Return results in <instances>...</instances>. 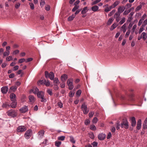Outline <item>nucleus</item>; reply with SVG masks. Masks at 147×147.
<instances>
[{"label":"nucleus","mask_w":147,"mask_h":147,"mask_svg":"<svg viewBox=\"0 0 147 147\" xmlns=\"http://www.w3.org/2000/svg\"><path fill=\"white\" fill-rule=\"evenodd\" d=\"M57 105L58 106L61 108H62L63 107V104L61 101L58 102Z\"/></svg>","instance_id":"864d4df0"},{"label":"nucleus","mask_w":147,"mask_h":147,"mask_svg":"<svg viewBox=\"0 0 147 147\" xmlns=\"http://www.w3.org/2000/svg\"><path fill=\"white\" fill-rule=\"evenodd\" d=\"M8 88L7 86H4L1 88L2 92L4 94L6 93L8 91Z\"/></svg>","instance_id":"4468645a"},{"label":"nucleus","mask_w":147,"mask_h":147,"mask_svg":"<svg viewBox=\"0 0 147 147\" xmlns=\"http://www.w3.org/2000/svg\"><path fill=\"white\" fill-rule=\"evenodd\" d=\"M127 26V24L125 23L121 27V30H123L124 33H125L126 30V27Z\"/></svg>","instance_id":"aec40b11"},{"label":"nucleus","mask_w":147,"mask_h":147,"mask_svg":"<svg viewBox=\"0 0 147 147\" xmlns=\"http://www.w3.org/2000/svg\"><path fill=\"white\" fill-rule=\"evenodd\" d=\"M142 38L144 40H145L147 38V35L145 32H143L141 34Z\"/></svg>","instance_id":"b1692460"},{"label":"nucleus","mask_w":147,"mask_h":147,"mask_svg":"<svg viewBox=\"0 0 147 147\" xmlns=\"http://www.w3.org/2000/svg\"><path fill=\"white\" fill-rule=\"evenodd\" d=\"M74 92H73L72 91H71L69 92V96L70 97H72L74 95Z\"/></svg>","instance_id":"6e6d98bb"},{"label":"nucleus","mask_w":147,"mask_h":147,"mask_svg":"<svg viewBox=\"0 0 147 147\" xmlns=\"http://www.w3.org/2000/svg\"><path fill=\"white\" fill-rule=\"evenodd\" d=\"M67 76L65 74H63L61 76V80L62 82H65V81L67 79Z\"/></svg>","instance_id":"2eb2a0df"},{"label":"nucleus","mask_w":147,"mask_h":147,"mask_svg":"<svg viewBox=\"0 0 147 147\" xmlns=\"http://www.w3.org/2000/svg\"><path fill=\"white\" fill-rule=\"evenodd\" d=\"M10 107V105L7 102H5L3 104L2 107L3 108H7Z\"/></svg>","instance_id":"a878e982"},{"label":"nucleus","mask_w":147,"mask_h":147,"mask_svg":"<svg viewBox=\"0 0 147 147\" xmlns=\"http://www.w3.org/2000/svg\"><path fill=\"white\" fill-rule=\"evenodd\" d=\"M141 120L140 119H139L137 121L136 128L138 130H140L141 129Z\"/></svg>","instance_id":"ddd939ff"},{"label":"nucleus","mask_w":147,"mask_h":147,"mask_svg":"<svg viewBox=\"0 0 147 147\" xmlns=\"http://www.w3.org/2000/svg\"><path fill=\"white\" fill-rule=\"evenodd\" d=\"M54 83L55 84H57L59 82V80L57 78H55L54 79Z\"/></svg>","instance_id":"5fc2aeb1"},{"label":"nucleus","mask_w":147,"mask_h":147,"mask_svg":"<svg viewBox=\"0 0 147 147\" xmlns=\"http://www.w3.org/2000/svg\"><path fill=\"white\" fill-rule=\"evenodd\" d=\"M131 6V3H127L125 6V9H128Z\"/></svg>","instance_id":"a18cd8bd"},{"label":"nucleus","mask_w":147,"mask_h":147,"mask_svg":"<svg viewBox=\"0 0 147 147\" xmlns=\"http://www.w3.org/2000/svg\"><path fill=\"white\" fill-rule=\"evenodd\" d=\"M120 125L119 121H117L116 125V128L117 130L119 129V126H120Z\"/></svg>","instance_id":"cd10ccee"},{"label":"nucleus","mask_w":147,"mask_h":147,"mask_svg":"<svg viewBox=\"0 0 147 147\" xmlns=\"http://www.w3.org/2000/svg\"><path fill=\"white\" fill-rule=\"evenodd\" d=\"M37 96L38 98H41L40 101L42 102H46L47 100L46 98L44 97V93L42 91L38 92Z\"/></svg>","instance_id":"7ed1b4c3"},{"label":"nucleus","mask_w":147,"mask_h":147,"mask_svg":"<svg viewBox=\"0 0 147 147\" xmlns=\"http://www.w3.org/2000/svg\"><path fill=\"white\" fill-rule=\"evenodd\" d=\"M55 75L53 72H51L49 73V78L50 80H53L54 79Z\"/></svg>","instance_id":"4be33fe9"},{"label":"nucleus","mask_w":147,"mask_h":147,"mask_svg":"<svg viewBox=\"0 0 147 147\" xmlns=\"http://www.w3.org/2000/svg\"><path fill=\"white\" fill-rule=\"evenodd\" d=\"M136 27L137 25L136 24H135L133 26L131 30V33L132 34H133V33L134 32Z\"/></svg>","instance_id":"4c0bfd02"},{"label":"nucleus","mask_w":147,"mask_h":147,"mask_svg":"<svg viewBox=\"0 0 147 147\" xmlns=\"http://www.w3.org/2000/svg\"><path fill=\"white\" fill-rule=\"evenodd\" d=\"M12 102L11 104V106L12 108H15L17 106L16 100L11 101Z\"/></svg>","instance_id":"f3484780"},{"label":"nucleus","mask_w":147,"mask_h":147,"mask_svg":"<svg viewBox=\"0 0 147 147\" xmlns=\"http://www.w3.org/2000/svg\"><path fill=\"white\" fill-rule=\"evenodd\" d=\"M131 11V9H129L128 10H125V11L123 13V14L124 15H127V14L129 13Z\"/></svg>","instance_id":"c03bdc74"},{"label":"nucleus","mask_w":147,"mask_h":147,"mask_svg":"<svg viewBox=\"0 0 147 147\" xmlns=\"http://www.w3.org/2000/svg\"><path fill=\"white\" fill-rule=\"evenodd\" d=\"M121 13H119L118 11L114 15V17H116L120 16Z\"/></svg>","instance_id":"3c124183"},{"label":"nucleus","mask_w":147,"mask_h":147,"mask_svg":"<svg viewBox=\"0 0 147 147\" xmlns=\"http://www.w3.org/2000/svg\"><path fill=\"white\" fill-rule=\"evenodd\" d=\"M20 3H18L16 4L15 5V7L16 9H18L20 7Z\"/></svg>","instance_id":"680f3d73"},{"label":"nucleus","mask_w":147,"mask_h":147,"mask_svg":"<svg viewBox=\"0 0 147 147\" xmlns=\"http://www.w3.org/2000/svg\"><path fill=\"white\" fill-rule=\"evenodd\" d=\"M98 119L97 117H94L93 120H92V122L94 123H96L98 121Z\"/></svg>","instance_id":"09e8293b"},{"label":"nucleus","mask_w":147,"mask_h":147,"mask_svg":"<svg viewBox=\"0 0 147 147\" xmlns=\"http://www.w3.org/2000/svg\"><path fill=\"white\" fill-rule=\"evenodd\" d=\"M29 5L30 7V8L32 9H34V5L33 3H30Z\"/></svg>","instance_id":"bf43d9fd"},{"label":"nucleus","mask_w":147,"mask_h":147,"mask_svg":"<svg viewBox=\"0 0 147 147\" xmlns=\"http://www.w3.org/2000/svg\"><path fill=\"white\" fill-rule=\"evenodd\" d=\"M17 87L15 86H12L10 88V90H11L13 91H14L16 90Z\"/></svg>","instance_id":"e433bc0d"},{"label":"nucleus","mask_w":147,"mask_h":147,"mask_svg":"<svg viewBox=\"0 0 147 147\" xmlns=\"http://www.w3.org/2000/svg\"><path fill=\"white\" fill-rule=\"evenodd\" d=\"M125 22V18L124 17L119 22V24L121 25L123 24Z\"/></svg>","instance_id":"473e14b6"},{"label":"nucleus","mask_w":147,"mask_h":147,"mask_svg":"<svg viewBox=\"0 0 147 147\" xmlns=\"http://www.w3.org/2000/svg\"><path fill=\"white\" fill-rule=\"evenodd\" d=\"M101 0H96L94 1L92 3V5H93L95 4H96L97 3L101 1Z\"/></svg>","instance_id":"a19ab883"},{"label":"nucleus","mask_w":147,"mask_h":147,"mask_svg":"<svg viewBox=\"0 0 147 147\" xmlns=\"http://www.w3.org/2000/svg\"><path fill=\"white\" fill-rule=\"evenodd\" d=\"M98 8L99 7L97 5H94L91 8L92 10L94 12L97 11L98 10Z\"/></svg>","instance_id":"5701e85b"},{"label":"nucleus","mask_w":147,"mask_h":147,"mask_svg":"<svg viewBox=\"0 0 147 147\" xmlns=\"http://www.w3.org/2000/svg\"><path fill=\"white\" fill-rule=\"evenodd\" d=\"M16 95L14 93H12L10 94V97L11 101L16 100Z\"/></svg>","instance_id":"6ab92c4d"},{"label":"nucleus","mask_w":147,"mask_h":147,"mask_svg":"<svg viewBox=\"0 0 147 147\" xmlns=\"http://www.w3.org/2000/svg\"><path fill=\"white\" fill-rule=\"evenodd\" d=\"M10 54L9 51H5L3 54V57H6L8 56Z\"/></svg>","instance_id":"f704fd0d"},{"label":"nucleus","mask_w":147,"mask_h":147,"mask_svg":"<svg viewBox=\"0 0 147 147\" xmlns=\"http://www.w3.org/2000/svg\"><path fill=\"white\" fill-rule=\"evenodd\" d=\"M60 85L61 87V88H64L65 86L64 82H62V83Z\"/></svg>","instance_id":"774afa93"},{"label":"nucleus","mask_w":147,"mask_h":147,"mask_svg":"<svg viewBox=\"0 0 147 147\" xmlns=\"http://www.w3.org/2000/svg\"><path fill=\"white\" fill-rule=\"evenodd\" d=\"M123 99L125 100H128L131 101H132L134 100V98H133V95L132 94H131L130 95L128 98H126L124 97H122Z\"/></svg>","instance_id":"423d86ee"},{"label":"nucleus","mask_w":147,"mask_h":147,"mask_svg":"<svg viewBox=\"0 0 147 147\" xmlns=\"http://www.w3.org/2000/svg\"><path fill=\"white\" fill-rule=\"evenodd\" d=\"M49 73L48 71H46L45 72V76L47 78H49Z\"/></svg>","instance_id":"4d7b16f0"},{"label":"nucleus","mask_w":147,"mask_h":147,"mask_svg":"<svg viewBox=\"0 0 147 147\" xmlns=\"http://www.w3.org/2000/svg\"><path fill=\"white\" fill-rule=\"evenodd\" d=\"M29 99L30 101L32 103L34 102L35 100V99L34 96L32 95H30L29 96Z\"/></svg>","instance_id":"412c9836"},{"label":"nucleus","mask_w":147,"mask_h":147,"mask_svg":"<svg viewBox=\"0 0 147 147\" xmlns=\"http://www.w3.org/2000/svg\"><path fill=\"white\" fill-rule=\"evenodd\" d=\"M79 7V6L78 5H75V6L72 9V11L73 12H74L75 11H76V9H77Z\"/></svg>","instance_id":"49530a36"},{"label":"nucleus","mask_w":147,"mask_h":147,"mask_svg":"<svg viewBox=\"0 0 147 147\" xmlns=\"http://www.w3.org/2000/svg\"><path fill=\"white\" fill-rule=\"evenodd\" d=\"M119 1H115L112 5L114 8H115L117 5L119 3Z\"/></svg>","instance_id":"c756f323"},{"label":"nucleus","mask_w":147,"mask_h":147,"mask_svg":"<svg viewBox=\"0 0 147 147\" xmlns=\"http://www.w3.org/2000/svg\"><path fill=\"white\" fill-rule=\"evenodd\" d=\"M144 26L143 25H142L141 27L140 28V30L139 31V34L141 32H142L144 30Z\"/></svg>","instance_id":"603ef678"},{"label":"nucleus","mask_w":147,"mask_h":147,"mask_svg":"<svg viewBox=\"0 0 147 147\" xmlns=\"http://www.w3.org/2000/svg\"><path fill=\"white\" fill-rule=\"evenodd\" d=\"M106 137V135L105 134H100L98 135V138L100 140H104Z\"/></svg>","instance_id":"f8f14e48"},{"label":"nucleus","mask_w":147,"mask_h":147,"mask_svg":"<svg viewBox=\"0 0 147 147\" xmlns=\"http://www.w3.org/2000/svg\"><path fill=\"white\" fill-rule=\"evenodd\" d=\"M117 25H117L116 23H114L111 27L110 28V30H113L117 26Z\"/></svg>","instance_id":"bb28decb"},{"label":"nucleus","mask_w":147,"mask_h":147,"mask_svg":"<svg viewBox=\"0 0 147 147\" xmlns=\"http://www.w3.org/2000/svg\"><path fill=\"white\" fill-rule=\"evenodd\" d=\"M65 138V137L64 136H61L58 137V140L62 141L64 140Z\"/></svg>","instance_id":"2f4dec72"},{"label":"nucleus","mask_w":147,"mask_h":147,"mask_svg":"<svg viewBox=\"0 0 147 147\" xmlns=\"http://www.w3.org/2000/svg\"><path fill=\"white\" fill-rule=\"evenodd\" d=\"M8 116L12 117H14L17 115V111L14 109H11L7 112Z\"/></svg>","instance_id":"f257e3e1"},{"label":"nucleus","mask_w":147,"mask_h":147,"mask_svg":"<svg viewBox=\"0 0 147 147\" xmlns=\"http://www.w3.org/2000/svg\"><path fill=\"white\" fill-rule=\"evenodd\" d=\"M26 129V128L24 126H21L18 127L17 131L18 132H22L25 131Z\"/></svg>","instance_id":"6e6552de"},{"label":"nucleus","mask_w":147,"mask_h":147,"mask_svg":"<svg viewBox=\"0 0 147 147\" xmlns=\"http://www.w3.org/2000/svg\"><path fill=\"white\" fill-rule=\"evenodd\" d=\"M61 144V142L60 141L56 142H55V145L57 147H59L60 145Z\"/></svg>","instance_id":"ea45409f"},{"label":"nucleus","mask_w":147,"mask_h":147,"mask_svg":"<svg viewBox=\"0 0 147 147\" xmlns=\"http://www.w3.org/2000/svg\"><path fill=\"white\" fill-rule=\"evenodd\" d=\"M125 9L124 6H120L118 9V11L121 13L124 11Z\"/></svg>","instance_id":"a211bd4d"},{"label":"nucleus","mask_w":147,"mask_h":147,"mask_svg":"<svg viewBox=\"0 0 147 147\" xmlns=\"http://www.w3.org/2000/svg\"><path fill=\"white\" fill-rule=\"evenodd\" d=\"M90 120L89 119H88L85 121V123L86 125H87L90 123Z\"/></svg>","instance_id":"69168bd1"},{"label":"nucleus","mask_w":147,"mask_h":147,"mask_svg":"<svg viewBox=\"0 0 147 147\" xmlns=\"http://www.w3.org/2000/svg\"><path fill=\"white\" fill-rule=\"evenodd\" d=\"M19 52V51L18 50H17L14 51L13 52V55H16Z\"/></svg>","instance_id":"052dcab7"},{"label":"nucleus","mask_w":147,"mask_h":147,"mask_svg":"<svg viewBox=\"0 0 147 147\" xmlns=\"http://www.w3.org/2000/svg\"><path fill=\"white\" fill-rule=\"evenodd\" d=\"M28 109L27 107L24 106L20 109V112L22 113H24L28 111Z\"/></svg>","instance_id":"9d476101"},{"label":"nucleus","mask_w":147,"mask_h":147,"mask_svg":"<svg viewBox=\"0 0 147 147\" xmlns=\"http://www.w3.org/2000/svg\"><path fill=\"white\" fill-rule=\"evenodd\" d=\"M32 134V130L29 129L27 131L25 134V137L26 139H28L31 136Z\"/></svg>","instance_id":"1a4fd4ad"},{"label":"nucleus","mask_w":147,"mask_h":147,"mask_svg":"<svg viewBox=\"0 0 147 147\" xmlns=\"http://www.w3.org/2000/svg\"><path fill=\"white\" fill-rule=\"evenodd\" d=\"M142 6L141 5H138L136 9V10L137 11H139L142 8Z\"/></svg>","instance_id":"de8ad7c7"},{"label":"nucleus","mask_w":147,"mask_h":147,"mask_svg":"<svg viewBox=\"0 0 147 147\" xmlns=\"http://www.w3.org/2000/svg\"><path fill=\"white\" fill-rule=\"evenodd\" d=\"M6 60L8 61H10L12 59V57L11 56H9L8 57H7L6 58Z\"/></svg>","instance_id":"0e129e2a"},{"label":"nucleus","mask_w":147,"mask_h":147,"mask_svg":"<svg viewBox=\"0 0 147 147\" xmlns=\"http://www.w3.org/2000/svg\"><path fill=\"white\" fill-rule=\"evenodd\" d=\"M38 84H39V83L40 84H42V83H43L47 86H49L50 84L48 80H39L38 81Z\"/></svg>","instance_id":"39448f33"},{"label":"nucleus","mask_w":147,"mask_h":147,"mask_svg":"<svg viewBox=\"0 0 147 147\" xmlns=\"http://www.w3.org/2000/svg\"><path fill=\"white\" fill-rule=\"evenodd\" d=\"M44 131L43 130H42L38 132V138H42L44 135Z\"/></svg>","instance_id":"dca6fc26"},{"label":"nucleus","mask_w":147,"mask_h":147,"mask_svg":"<svg viewBox=\"0 0 147 147\" xmlns=\"http://www.w3.org/2000/svg\"><path fill=\"white\" fill-rule=\"evenodd\" d=\"M75 15H72V16H70L68 19L69 21H71L75 17Z\"/></svg>","instance_id":"c85d7f7f"},{"label":"nucleus","mask_w":147,"mask_h":147,"mask_svg":"<svg viewBox=\"0 0 147 147\" xmlns=\"http://www.w3.org/2000/svg\"><path fill=\"white\" fill-rule=\"evenodd\" d=\"M130 30H128V31H127V32L126 33V34L125 35V38H127L128 37L129 35L130 32Z\"/></svg>","instance_id":"37998d69"},{"label":"nucleus","mask_w":147,"mask_h":147,"mask_svg":"<svg viewBox=\"0 0 147 147\" xmlns=\"http://www.w3.org/2000/svg\"><path fill=\"white\" fill-rule=\"evenodd\" d=\"M115 11L116 10L115 9L113 10L108 14V16H112L113 14L115 12Z\"/></svg>","instance_id":"79ce46f5"},{"label":"nucleus","mask_w":147,"mask_h":147,"mask_svg":"<svg viewBox=\"0 0 147 147\" xmlns=\"http://www.w3.org/2000/svg\"><path fill=\"white\" fill-rule=\"evenodd\" d=\"M143 128L144 129H146L147 128V122L144 121L143 124Z\"/></svg>","instance_id":"c9c22d12"},{"label":"nucleus","mask_w":147,"mask_h":147,"mask_svg":"<svg viewBox=\"0 0 147 147\" xmlns=\"http://www.w3.org/2000/svg\"><path fill=\"white\" fill-rule=\"evenodd\" d=\"M81 107L84 114H87L88 113V110L87 109V106L84 103L82 104Z\"/></svg>","instance_id":"0eeeda50"},{"label":"nucleus","mask_w":147,"mask_h":147,"mask_svg":"<svg viewBox=\"0 0 147 147\" xmlns=\"http://www.w3.org/2000/svg\"><path fill=\"white\" fill-rule=\"evenodd\" d=\"M89 136L92 139H93L94 138V134L92 133L89 134Z\"/></svg>","instance_id":"8fccbe9b"},{"label":"nucleus","mask_w":147,"mask_h":147,"mask_svg":"<svg viewBox=\"0 0 147 147\" xmlns=\"http://www.w3.org/2000/svg\"><path fill=\"white\" fill-rule=\"evenodd\" d=\"M88 11V9L87 7H85L83 8V10H82L81 13L82 14H84L86 13V12H87Z\"/></svg>","instance_id":"393cba45"},{"label":"nucleus","mask_w":147,"mask_h":147,"mask_svg":"<svg viewBox=\"0 0 147 147\" xmlns=\"http://www.w3.org/2000/svg\"><path fill=\"white\" fill-rule=\"evenodd\" d=\"M131 125L133 127H134L136 124V120L135 118L134 117H132L131 118Z\"/></svg>","instance_id":"9b49d317"},{"label":"nucleus","mask_w":147,"mask_h":147,"mask_svg":"<svg viewBox=\"0 0 147 147\" xmlns=\"http://www.w3.org/2000/svg\"><path fill=\"white\" fill-rule=\"evenodd\" d=\"M90 129L93 130H95L96 129V126L94 125H90Z\"/></svg>","instance_id":"72a5a7b5"},{"label":"nucleus","mask_w":147,"mask_h":147,"mask_svg":"<svg viewBox=\"0 0 147 147\" xmlns=\"http://www.w3.org/2000/svg\"><path fill=\"white\" fill-rule=\"evenodd\" d=\"M81 90H78L76 92V94L80 96L81 93Z\"/></svg>","instance_id":"e2e57ef3"},{"label":"nucleus","mask_w":147,"mask_h":147,"mask_svg":"<svg viewBox=\"0 0 147 147\" xmlns=\"http://www.w3.org/2000/svg\"><path fill=\"white\" fill-rule=\"evenodd\" d=\"M113 18H110L109 19L107 22V24L108 25H110L112 22L113 21Z\"/></svg>","instance_id":"7c9ffc66"},{"label":"nucleus","mask_w":147,"mask_h":147,"mask_svg":"<svg viewBox=\"0 0 147 147\" xmlns=\"http://www.w3.org/2000/svg\"><path fill=\"white\" fill-rule=\"evenodd\" d=\"M25 61V59L24 58L20 59L19 60L18 62L20 63H22Z\"/></svg>","instance_id":"13d9d810"},{"label":"nucleus","mask_w":147,"mask_h":147,"mask_svg":"<svg viewBox=\"0 0 147 147\" xmlns=\"http://www.w3.org/2000/svg\"><path fill=\"white\" fill-rule=\"evenodd\" d=\"M47 92L50 95H52L53 94V92L52 90L48 89L47 90Z\"/></svg>","instance_id":"58836bf2"},{"label":"nucleus","mask_w":147,"mask_h":147,"mask_svg":"<svg viewBox=\"0 0 147 147\" xmlns=\"http://www.w3.org/2000/svg\"><path fill=\"white\" fill-rule=\"evenodd\" d=\"M111 10L109 9V7H107L105 8L104 9V11L105 12H109V11H110Z\"/></svg>","instance_id":"338daca9"},{"label":"nucleus","mask_w":147,"mask_h":147,"mask_svg":"<svg viewBox=\"0 0 147 147\" xmlns=\"http://www.w3.org/2000/svg\"><path fill=\"white\" fill-rule=\"evenodd\" d=\"M73 80L72 78L68 79L67 81V84L68 86V89L69 90L72 89L74 88V86L73 84Z\"/></svg>","instance_id":"20e7f679"},{"label":"nucleus","mask_w":147,"mask_h":147,"mask_svg":"<svg viewBox=\"0 0 147 147\" xmlns=\"http://www.w3.org/2000/svg\"><path fill=\"white\" fill-rule=\"evenodd\" d=\"M120 127L122 128L127 129L129 127V123L126 119H123L121 124Z\"/></svg>","instance_id":"f03ea898"}]
</instances>
